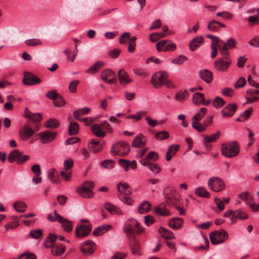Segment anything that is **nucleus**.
Here are the masks:
<instances>
[{
  "mask_svg": "<svg viewBox=\"0 0 259 259\" xmlns=\"http://www.w3.org/2000/svg\"><path fill=\"white\" fill-rule=\"evenodd\" d=\"M239 145L236 141H233L222 146V153L225 157L228 158L236 156L239 152Z\"/></svg>",
  "mask_w": 259,
  "mask_h": 259,
  "instance_id": "obj_1",
  "label": "nucleus"
},
{
  "mask_svg": "<svg viewBox=\"0 0 259 259\" xmlns=\"http://www.w3.org/2000/svg\"><path fill=\"white\" fill-rule=\"evenodd\" d=\"M94 186L95 184L93 182L85 181L81 184L80 187L77 188L76 191L81 196L85 198H90L94 196L92 189Z\"/></svg>",
  "mask_w": 259,
  "mask_h": 259,
  "instance_id": "obj_2",
  "label": "nucleus"
},
{
  "mask_svg": "<svg viewBox=\"0 0 259 259\" xmlns=\"http://www.w3.org/2000/svg\"><path fill=\"white\" fill-rule=\"evenodd\" d=\"M209 238L212 244L218 245L225 242L228 238V235L226 230L221 229L212 232Z\"/></svg>",
  "mask_w": 259,
  "mask_h": 259,
  "instance_id": "obj_3",
  "label": "nucleus"
},
{
  "mask_svg": "<svg viewBox=\"0 0 259 259\" xmlns=\"http://www.w3.org/2000/svg\"><path fill=\"white\" fill-rule=\"evenodd\" d=\"M29 158L28 155H23L19 150H13L9 154L8 160L10 163L16 162L18 164H22Z\"/></svg>",
  "mask_w": 259,
  "mask_h": 259,
  "instance_id": "obj_4",
  "label": "nucleus"
},
{
  "mask_svg": "<svg viewBox=\"0 0 259 259\" xmlns=\"http://www.w3.org/2000/svg\"><path fill=\"white\" fill-rule=\"evenodd\" d=\"M130 151L129 145L124 141L119 142L113 145L112 151L114 154L121 156L127 155Z\"/></svg>",
  "mask_w": 259,
  "mask_h": 259,
  "instance_id": "obj_5",
  "label": "nucleus"
},
{
  "mask_svg": "<svg viewBox=\"0 0 259 259\" xmlns=\"http://www.w3.org/2000/svg\"><path fill=\"white\" fill-rule=\"evenodd\" d=\"M168 74L164 71H160L155 73L151 79V83L156 88L163 85V82L168 78Z\"/></svg>",
  "mask_w": 259,
  "mask_h": 259,
  "instance_id": "obj_6",
  "label": "nucleus"
},
{
  "mask_svg": "<svg viewBox=\"0 0 259 259\" xmlns=\"http://www.w3.org/2000/svg\"><path fill=\"white\" fill-rule=\"evenodd\" d=\"M207 183L209 189L215 192H220L225 188V183L219 177L210 178Z\"/></svg>",
  "mask_w": 259,
  "mask_h": 259,
  "instance_id": "obj_7",
  "label": "nucleus"
},
{
  "mask_svg": "<svg viewBox=\"0 0 259 259\" xmlns=\"http://www.w3.org/2000/svg\"><path fill=\"white\" fill-rule=\"evenodd\" d=\"M180 197V194L174 189H171L169 192L165 195L167 203L174 207L179 204Z\"/></svg>",
  "mask_w": 259,
  "mask_h": 259,
  "instance_id": "obj_8",
  "label": "nucleus"
},
{
  "mask_svg": "<svg viewBox=\"0 0 259 259\" xmlns=\"http://www.w3.org/2000/svg\"><path fill=\"white\" fill-rule=\"evenodd\" d=\"M23 76L22 82L24 85L31 86L39 84L41 82L40 78L32 73L24 72Z\"/></svg>",
  "mask_w": 259,
  "mask_h": 259,
  "instance_id": "obj_9",
  "label": "nucleus"
},
{
  "mask_svg": "<svg viewBox=\"0 0 259 259\" xmlns=\"http://www.w3.org/2000/svg\"><path fill=\"white\" fill-rule=\"evenodd\" d=\"M232 64L230 58H219L214 62V67L218 71L225 72Z\"/></svg>",
  "mask_w": 259,
  "mask_h": 259,
  "instance_id": "obj_10",
  "label": "nucleus"
},
{
  "mask_svg": "<svg viewBox=\"0 0 259 259\" xmlns=\"http://www.w3.org/2000/svg\"><path fill=\"white\" fill-rule=\"evenodd\" d=\"M169 40H162L156 44V49L158 52L173 51L177 48L176 45L173 42L167 44Z\"/></svg>",
  "mask_w": 259,
  "mask_h": 259,
  "instance_id": "obj_11",
  "label": "nucleus"
},
{
  "mask_svg": "<svg viewBox=\"0 0 259 259\" xmlns=\"http://www.w3.org/2000/svg\"><path fill=\"white\" fill-rule=\"evenodd\" d=\"M57 133L46 130L38 134L40 142L42 144H47L53 141L56 138Z\"/></svg>",
  "mask_w": 259,
  "mask_h": 259,
  "instance_id": "obj_12",
  "label": "nucleus"
},
{
  "mask_svg": "<svg viewBox=\"0 0 259 259\" xmlns=\"http://www.w3.org/2000/svg\"><path fill=\"white\" fill-rule=\"evenodd\" d=\"M29 123L24 125L19 133L20 139L22 141H27L34 134V130L29 126Z\"/></svg>",
  "mask_w": 259,
  "mask_h": 259,
  "instance_id": "obj_13",
  "label": "nucleus"
},
{
  "mask_svg": "<svg viewBox=\"0 0 259 259\" xmlns=\"http://www.w3.org/2000/svg\"><path fill=\"white\" fill-rule=\"evenodd\" d=\"M102 79L106 83L111 84L116 81V74L111 69H105L101 73Z\"/></svg>",
  "mask_w": 259,
  "mask_h": 259,
  "instance_id": "obj_14",
  "label": "nucleus"
},
{
  "mask_svg": "<svg viewBox=\"0 0 259 259\" xmlns=\"http://www.w3.org/2000/svg\"><path fill=\"white\" fill-rule=\"evenodd\" d=\"M91 230L92 228L89 226L80 225L76 228V237L79 238H84L90 234Z\"/></svg>",
  "mask_w": 259,
  "mask_h": 259,
  "instance_id": "obj_15",
  "label": "nucleus"
},
{
  "mask_svg": "<svg viewBox=\"0 0 259 259\" xmlns=\"http://www.w3.org/2000/svg\"><path fill=\"white\" fill-rule=\"evenodd\" d=\"M237 108V106L236 103H232L228 104L222 109V116L223 117L232 116Z\"/></svg>",
  "mask_w": 259,
  "mask_h": 259,
  "instance_id": "obj_16",
  "label": "nucleus"
},
{
  "mask_svg": "<svg viewBox=\"0 0 259 259\" xmlns=\"http://www.w3.org/2000/svg\"><path fill=\"white\" fill-rule=\"evenodd\" d=\"M23 117L28 118L33 122H38L41 120L42 116L39 113H32L30 111L27 107L25 108V114Z\"/></svg>",
  "mask_w": 259,
  "mask_h": 259,
  "instance_id": "obj_17",
  "label": "nucleus"
},
{
  "mask_svg": "<svg viewBox=\"0 0 259 259\" xmlns=\"http://www.w3.org/2000/svg\"><path fill=\"white\" fill-rule=\"evenodd\" d=\"M159 158L158 154L154 151H150L147 156L140 162L142 165H148V163H151V161H156Z\"/></svg>",
  "mask_w": 259,
  "mask_h": 259,
  "instance_id": "obj_18",
  "label": "nucleus"
},
{
  "mask_svg": "<svg viewBox=\"0 0 259 259\" xmlns=\"http://www.w3.org/2000/svg\"><path fill=\"white\" fill-rule=\"evenodd\" d=\"M204 42L202 36L199 35L193 38L189 44V49L191 51H194L199 48Z\"/></svg>",
  "mask_w": 259,
  "mask_h": 259,
  "instance_id": "obj_19",
  "label": "nucleus"
},
{
  "mask_svg": "<svg viewBox=\"0 0 259 259\" xmlns=\"http://www.w3.org/2000/svg\"><path fill=\"white\" fill-rule=\"evenodd\" d=\"M200 77L206 83H210L213 79L212 72L209 70L202 69L199 71Z\"/></svg>",
  "mask_w": 259,
  "mask_h": 259,
  "instance_id": "obj_20",
  "label": "nucleus"
},
{
  "mask_svg": "<svg viewBox=\"0 0 259 259\" xmlns=\"http://www.w3.org/2000/svg\"><path fill=\"white\" fill-rule=\"evenodd\" d=\"M117 74L119 82L121 84L126 85L132 82V80L130 78L129 75L123 69L119 70Z\"/></svg>",
  "mask_w": 259,
  "mask_h": 259,
  "instance_id": "obj_21",
  "label": "nucleus"
},
{
  "mask_svg": "<svg viewBox=\"0 0 259 259\" xmlns=\"http://www.w3.org/2000/svg\"><path fill=\"white\" fill-rule=\"evenodd\" d=\"M146 143L145 137L142 134H139L133 140L132 146L134 147L141 148L145 145Z\"/></svg>",
  "mask_w": 259,
  "mask_h": 259,
  "instance_id": "obj_22",
  "label": "nucleus"
},
{
  "mask_svg": "<svg viewBox=\"0 0 259 259\" xmlns=\"http://www.w3.org/2000/svg\"><path fill=\"white\" fill-rule=\"evenodd\" d=\"M117 187L120 193L125 195H130L132 194V190L130 186L126 183L120 182L118 184Z\"/></svg>",
  "mask_w": 259,
  "mask_h": 259,
  "instance_id": "obj_23",
  "label": "nucleus"
},
{
  "mask_svg": "<svg viewBox=\"0 0 259 259\" xmlns=\"http://www.w3.org/2000/svg\"><path fill=\"white\" fill-rule=\"evenodd\" d=\"M58 236L56 234L50 233L46 238L44 241V246L47 248H52L55 243Z\"/></svg>",
  "mask_w": 259,
  "mask_h": 259,
  "instance_id": "obj_24",
  "label": "nucleus"
},
{
  "mask_svg": "<svg viewBox=\"0 0 259 259\" xmlns=\"http://www.w3.org/2000/svg\"><path fill=\"white\" fill-rule=\"evenodd\" d=\"M183 221L180 218H174L168 222V226L174 230H178L182 227Z\"/></svg>",
  "mask_w": 259,
  "mask_h": 259,
  "instance_id": "obj_25",
  "label": "nucleus"
},
{
  "mask_svg": "<svg viewBox=\"0 0 259 259\" xmlns=\"http://www.w3.org/2000/svg\"><path fill=\"white\" fill-rule=\"evenodd\" d=\"M158 232L161 237L165 239L171 240L175 238V236L173 233L170 230L164 227H160L158 229Z\"/></svg>",
  "mask_w": 259,
  "mask_h": 259,
  "instance_id": "obj_26",
  "label": "nucleus"
},
{
  "mask_svg": "<svg viewBox=\"0 0 259 259\" xmlns=\"http://www.w3.org/2000/svg\"><path fill=\"white\" fill-rule=\"evenodd\" d=\"M105 65V63L100 61L96 62L93 65L90 67L85 71V73L88 74H94L99 70Z\"/></svg>",
  "mask_w": 259,
  "mask_h": 259,
  "instance_id": "obj_27",
  "label": "nucleus"
},
{
  "mask_svg": "<svg viewBox=\"0 0 259 259\" xmlns=\"http://www.w3.org/2000/svg\"><path fill=\"white\" fill-rule=\"evenodd\" d=\"M111 228L110 225H103L98 227L93 232V235L95 236H99L102 235Z\"/></svg>",
  "mask_w": 259,
  "mask_h": 259,
  "instance_id": "obj_28",
  "label": "nucleus"
},
{
  "mask_svg": "<svg viewBox=\"0 0 259 259\" xmlns=\"http://www.w3.org/2000/svg\"><path fill=\"white\" fill-rule=\"evenodd\" d=\"M226 25L215 20H212L208 23L207 28L211 31H217L219 27H225Z\"/></svg>",
  "mask_w": 259,
  "mask_h": 259,
  "instance_id": "obj_29",
  "label": "nucleus"
},
{
  "mask_svg": "<svg viewBox=\"0 0 259 259\" xmlns=\"http://www.w3.org/2000/svg\"><path fill=\"white\" fill-rule=\"evenodd\" d=\"M151 205L148 201H144L141 202L138 207V212L141 214H145L150 210Z\"/></svg>",
  "mask_w": 259,
  "mask_h": 259,
  "instance_id": "obj_30",
  "label": "nucleus"
},
{
  "mask_svg": "<svg viewBox=\"0 0 259 259\" xmlns=\"http://www.w3.org/2000/svg\"><path fill=\"white\" fill-rule=\"evenodd\" d=\"M89 148L93 153H98L100 151L102 148V146L98 141L92 140L89 144Z\"/></svg>",
  "mask_w": 259,
  "mask_h": 259,
  "instance_id": "obj_31",
  "label": "nucleus"
},
{
  "mask_svg": "<svg viewBox=\"0 0 259 259\" xmlns=\"http://www.w3.org/2000/svg\"><path fill=\"white\" fill-rule=\"evenodd\" d=\"M130 246L133 254H139L140 245L139 241L135 238L130 240Z\"/></svg>",
  "mask_w": 259,
  "mask_h": 259,
  "instance_id": "obj_32",
  "label": "nucleus"
},
{
  "mask_svg": "<svg viewBox=\"0 0 259 259\" xmlns=\"http://www.w3.org/2000/svg\"><path fill=\"white\" fill-rule=\"evenodd\" d=\"M91 131L93 134L96 137L99 138H104L106 136V133L104 132L101 127L97 123L94 124L91 127Z\"/></svg>",
  "mask_w": 259,
  "mask_h": 259,
  "instance_id": "obj_33",
  "label": "nucleus"
},
{
  "mask_svg": "<svg viewBox=\"0 0 259 259\" xmlns=\"http://www.w3.org/2000/svg\"><path fill=\"white\" fill-rule=\"evenodd\" d=\"M237 218L239 219L240 220H246L248 218V215L245 213L242 210H237L234 211V215L233 216V218L231 219V224H234L236 222V219Z\"/></svg>",
  "mask_w": 259,
  "mask_h": 259,
  "instance_id": "obj_34",
  "label": "nucleus"
},
{
  "mask_svg": "<svg viewBox=\"0 0 259 259\" xmlns=\"http://www.w3.org/2000/svg\"><path fill=\"white\" fill-rule=\"evenodd\" d=\"M48 177L54 183H57L60 180L57 171L54 168H51L48 170Z\"/></svg>",
  "mask_w": 259,
  "mask_h": 259,
  "instance_id": "obj_35",
  "label": "nucleus"
},
{
  "mask_svg": "<svg viewBox=\"0 0 259 259\" xmlns=\"http://www.w3.org/2000/svg\"><path fill=\"white\" fill-rule=\"evenodd\" d=\"M65 250V246L62 244H59L52 248L51 252L53 255L57 256L63 254Z\"/></svg>",
  "mask_w": 259,
  "mask_h": 259,
  "instance_id": "obj_36",
  "label": "nucleus"
},
{
  "mask_svg": "<svg viewBox=\"0 0 259 259\" xmlns=\"http://www.w3.org/2000/svg\"><path fill=\"white\" fill-rule=\"evenodd\" d=\"M252 108H249L245 110L242 113H241L239 117L236 118V121H244L249 118L252 113Z\"/></svg>",
  "mask_w": 259,
  "mask_h": 259,
  "instance_id": "obj_37",
  "label": "nucleus"
},
{
  "mask_svg": "<svg viewBox=\"0 0 259 259\" xmlns=\"http://www.w3.org/2000/svg\"><path fill=\"white\" fill-rule=\"evenodd\" d=\"M60 223L62 224V227L64 230L67 232H71L72 230V223L67 219L63 218V220L59 221Z\"/></svg>",
  "mask_w": 259,
  "mask_h": 259,
  "instance_id": "obj_38",
  "label": "nucleus"
},
{
  "mask_svg": "<svg viewBox=\"0 0 259 259\" xmlns=\"http://www.w3.org/2000/svg\"><path fill=\"white\" fill-rule=\"evenodd\" d=\"M193 103L195 105H200L204 101V95L201 93H195L193 96Z\"/></svg>",
  "mask_w": 259,
  "mask_h": 259,
  "instance_id": "obj_39",
  "label": "nucleus"
},
{
  "mask_svg": "<svg viewBox=\"0 0 259 259\" xmlns=\"http://www.w3.org/2000/svg\"><path fill=\"white\" fill-rule=\"evenodd\" d=\"M59 125V121L56 118H50L45 124V127L49 128H56Z\"/></svg>",
  "mask_w": 259,
  "mask_h": 259,
  "instance_id": "obj_40",
  "label": "nucleus"
},
{
  "mask_svg": "<svg viewBox=\"0 0 259 259\" xmlns=\"http://www.w3.org/2000/svg\"><path fill=\"white\" fill-rule=\"evenodd\" d=\"M90 110L91 109L88 107H84L83 108L76 110L74 112V117L76 120H80V116L87 114Z\"/></svg>",
  "mask_w": 259,
  "mask_h": 259,
  "instance_id": "obj_41",
  "label": "nucleus"
},
{
  "mask_svg": "<svg viewBox=\"0 0 259 259\" xmlns=\"http://www.w3.org/2000/svg\"><path fill=\"white\" fill-rule=\"evenodd\" d=\"M79 131L78 124L75 122L70 123L68 126V134L69 135H75Z\"/></svg>",
  "mask_w": 259,
  "mask_h": 259,
  "instance_id": "obj_42",
  "label": "nucleus"
},
{
  "mask_svg": "<svg viewBox=\"0 0 259 259\" xmlns=\"http://www.w3.org/2000/svg\"><path fill=\"white\" fill-rule=\"evenodd\" d=\"M189 96L188 92L187 90L180 91L178 92L175 97V99L179 102H182L186 100Z\"/></svg>",
  "mask_w": 259,
  "mask_h": 259,
  "instance_id": "obj_43",
  "label": "nucleus"
},
{
  "mask_svg": "<svg viewBox=\"0 0 259 259\" xmlns=\"http://www.w3.org/2000/svg\"><path fill=\"white\" fill-rule=\"evenodd\" d=\"M195 192L197 196L200 197L204 198H209L210 197V193L202 187H199L196 188Z\"/></svg>",
  "mask_w": 259,
  "mask_h": 259,
  "instance_id": "obj_44",
  "label": "nucleus"
},
{
  "mask_svg": "<svg viewBox=\"0 0 259 259\" xmlns=\"http://www.w3.org/2000/svg\"><path fill=\"white\" fill-rule=\"evenodd\" d=\"M193 121L192 123V127L196 130L199 133H203L206 130V126L203 124H201L199 121L193 120Z\"/></svg>",
  "mask_w": 259,
  "mask_h": 259,
  "instance_id": "obj_45",
  "label": "nucleus"
},
{
  "mask_svg": "<svg viewBox=\"0 0 259 259\" xmlns=\"http://www.w3.org/2000/svg\"><path fill=\"white\" fill-rule=\"evenodd\" d=\"M222 44L223 45V48H225L227 50H230L235 47L236 42L234 39L230 38L226 42H223L222 41Z\"/></svg>",
  "mask_w": 259,
  "mask_h": 259,
  "instance_id": "obj_46",
  "label": "nucleus"
},
{
  "mask_svg": "<svg viewBox=\"0 0 259 259\" xmlns=\"http://www.w3.org/2000/svg\"><path fill=\"white\" fill-rule=\"evenodd\" d=\"M165 33L160 31L150 34L149 37L150 40L154 42L158 41L159 39L165 37Z\"/></svg>",
  "mask_w": 259,
  "mask_h": 259,
  "instance_id": "obj_47",
  "label": "nucleus"
},
{
  "mask_svg": "<svg viewBox=\"0 0 259 259\" xmlns=\"http://www.w3.org/2000/svg\"><path fill=\"white\" fill-rule=\"evenodd\" d=\"M143 165L148 167L154 174H159L161 170L159 165L156 163H148V165Z\"/></svg>",
  "mask_w": 259,
  "mask_h": 259,
  "instance_id": "obj_48",
  "label": "nucleus"
},
{
  "mask_svg": "<svg viewBox=\"0 0 259 259\" xmlns=\"http://www.w3.org/2000/svg\"><path fill=\"white\" fill-rule=\"evenodd\" d=\"M153 212L155 214L162 217H168L170 215V213L168 210L162 209L157 206L154 207Z\"/></svg>",
  "mask_w": 259,
  "mask_h": 259,
  "instance_id": "obj_49",
  "label": "nucleus"
},
{
  "mask_svg": "<svg viewBox=\"0 0 259 259\" xmlns=\"http://www.w3.org/2000/svg\"><path fill=\"white\" fill-rule=\"evenodd\" d=\"M25 44L29 47H34L42 45V41L38 38H31L25 41Z\"/></svg>",
  "mask_w": 259,
  "mask_h": 259,
  "instance_id": "obj_50",
  "label": "nucleus"
},
{
  "mask_svg": "<svg viewBox=\"0 0 259 259\" xmlns=\"http://www.w3.org/2000/svg\"><path fill=\"white\" fill-rule=\"evenodd\" d=\"M207 109L206 108L202 107L200 108L198 113L195 114L192 120L199 121L206 114Z\"/></svg>",
  "mask_w": 259,
  "mask_h": 259,
  "instance_id": "obj_51",
  "label": "nucleus"
},
{
  "mask_svg": "<svg viewBox=\"0 0 259 259\" xmlns=\"http://www.w3.org/2000/svg\"><path fill=\"white\" fill-rule=\"evenodd\" d=\"M27 207L26 204L22 201H17L14 204V209L21 213L25 211V209Z\"/></svg>",
  "mask_w": 259,
  "mask_h": 259,
  "instance_id": "obj_52",
  "label": "nucleus"
},
{
  "mask_svg": "<svg viewBox=\"0 0 259 259\" xmlns=\"http://www.w3.org/2000/svg\"><path fill=\"white\" fill-rule=\"evenodd\" d=\"M220 132L218 131L215 133L209 136H204V140L207 142H213L216 141L219 138Z\"/></svg>",
  "mask_w": 259,
  "mask_h": 259,
  "instance_id": "obj_53",
  "label": "nucleus"
},
{
  "mask_svg": "<svg viewBox=\"0 0 259 259\" xmlns=\"http://www.w3.org/2000/svg\"><path fill=\"white\" fill-rule=\"evenodd\" d=\"M81 251L85 255H89L92 254L95 250L94 247L89 245H81L80 246Z\"/></svg>",
  "mask_w": 259,
  "mask_h": 259,
  "instance_id": "obj_54",
  "label": "nucleus"
},
{
  "mask_svg": "<svg viewBox=\"0 0 259 259\" xmlns=\"http://www.w3.org/2000/svg\"><path fill=\"white\" fill-rule=\"evenodd\" d=\"M225 104V101L224 100L220 97H215L212 101V105L215 108H220L224 106Z\"/></svg>",
  "mask_w": 259,
  "mask_h": 259,
  "instance_id": "obj_55",
  "label": "nucleus"
},
{
  "mask_svg": "<svg viewBox=\"0 0 259 259\" xmlns=\"http://www.w3.org/2000/svg\"><path fill=\"white\" fill-rule=\"evenodd\" d=\"M169 135L166 131H161L155 134V138L157 140H164L169 138Z\"/></svg>",
  "mask_w": 259,
  "mask_h": 259,
  "instance_id": "obj_56",
  "label": "nucleus"
},
{
  "mask_svg": "<svg viewBox=\"0 0 259 259\" xmlns=\"http://www.w3.org/2000/svg\"><path fill=\"white\" fill-rule=\"evenodd\" d=\"M124 233L128 236H131L135 233V229L130 224H126L123 227Z\"/></svg>",
  "mask_w": 259,
  "mask_h": 259,
  "instance_id": "obj_57",
  "label": "nucleus"
},
{
  "mask_svg": "<svg viewBox=\"0 0 259 259\" xmlns=\"http://www.w3.org/2000/svg\"><path fill=\"white\" fill-rule=\"evenodd\" d=\"M42 235V230L38 229L36 230H33L30 231L29 235L32 238L35 239H39Z\"/></svg>",
  "mask_w": 259,
  "mask_h": 259,
  "instance_id": "obj_58",
  "label": "nucleus"
},
{
  "mask_svg": "<svg viewBox=\"0 0 259 259\" xmlns=\"http://www.w3.org/2000/svg\"><path fill=\"white\" fill-rule=\"evenodd\" d=\"M187 60V57H186L184 55H179L178 57L173 59L171 60V62L174 64L181 65Z\"/></svg>",
  "mask_w": 259,
  "mask_h": 259,
  "instance_id": "obj_59",
  "label": "nucleus"
},
{
  "mask_svg": "<svg viewBox=\"0 0 259 259\" xmlns=\"http://www.w3.org/2000/svg\"><path fill=\"white\" fill-rule=\"evenodd\" d=\"M53 104L57 107H62L65 105V101L62 96L60 95L53 101Z\"/></svg>",
  "mask_w": 259,
  "mask_h": 259,
  "instance_id": "obj_60",
  "label": "nucleus"
},
{
  "mask_svg": "<svg viewBox=\"0 0 259 259\" xmlns=\"http://www.w3.org/2000/svg\"><path fill=\"white\" fill-rule=\"evenodd\" d=\"M79 81L78 80H74L70 82L69 84V91L72 93L76 92V87L78 85Z\"/></svg>",
  "mask_w": 259,
  "mask_h": 259,
  "instance_id": "obj_61",
  "label": "nucleus"
},
{
  "mask_svg": "<svg viewBox=\"0 0 259 259\" xmlns=\"http://www.w3.org/2000/svg\"><path fill=\"white\" fill-rule=\"evenodd\" d=\"M246 83V80L245 78L240 77L238 80L234 84V88L235 89H238L243 87Z\"/></svg>",
  "mask_w": 259,
  "mask_h": 259,
  "instance_id": "obj_62",
  "label": "nucleus"
},
{
  "mask_svg": "<svg viewBox=\"0 0 259 259\" xmlns=\"http://www.w3.org/2000/svg\"><path fill=\"white\" fill-rule=\"evenodd\" d=\"M136 39L137 37L136 36H133L129 40L128 51L130 53L133 52L135 50Z\"/></svg>",
  "mask_w": 259,
  "mask_h": 259,
  "instance_id": "obj_63",
  "label": "nucleus"
},
{
  "mask_svg": "<svg viewBox=\"0 0 259 259\" xmlns=\"http://www.w3.org/2000/svg\"><path fill=\"white\" fill-rule=\"evenodd\" d=\"M133 71L135 75L142 77H145L148 75V72L145 69L141 68L135 69Z\"/></svg>",
  "mask_w": 259,
  "mask_h": 259,
  "instance_id": "obj_64",
  "label": "nucleus"
}]
</instances>
